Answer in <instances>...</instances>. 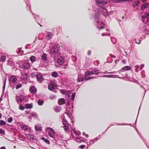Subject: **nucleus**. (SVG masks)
Returning a JSON list of instances; mask_svg holds the SVG:
<instances>
[{
    "mask_svg": "<svg viewBox=\"0 0 149 149\" xmlns=\"http://www.w3.org/2000/svg\"><path fill=\"white\" fill-rule=\"evenodd\" d=\"M38 104L40 106L42 105L44 103V101L42 100H39L38 101Z\"/></svg>",
    "mask_w": 149,
    "mask_h": 149,
    "instance_id": "obj_40",
    "label": "nucleus"
},
{
    "mask_svg": "<svg viewBox=\"0 0 149 149\" xmlns=\"http://www.w3.org/2000/svg\"><path fill=\"white\" fill-rule=\"evenodd\" d=\"M102 11H100V9H98L97 11H95V13L94 16V18L95 20H96V23L97 24L99 23L100 24V23L101 19L100 18V13H101Z\"/></svg>",
    "mask_w": 149,
    "mask_h": 149,
    "instance_id": "obj_3",
    "label": "nucleus"
},
{
    "mask_svg": "<svg viewBox=\"0 0 149 149\" xmlns=\"http://www.w3.org/2000/svg\"><path fill=\"white\" fill-rule=\"evenodd\" d=\"M41 58L42 60L44 61H46L47 60V54L44 53H43L41 56Z\"/></svg>",
    "mask_w": 149,
    "mask_h": 149,
    "instance_id": "obj_18",
    "label": "nucleus"
},
{
    "mask_svg": "<svg viewBox=\"0 0 149 149\" xmlns=\"http://www.w3.org/2000/svg\"><path fill=\"white\" fill-rule=\"evenodd\" d=\"M95 78V77H88V78H85V81H87V80H89L91 79H93Z\"/></svg>",
    "mask_w": 149,
    "mask_h": 149,
    "instance_id": "obj_50",
    "label": "nucleus"
},
{
    "mask_svg": "<svg viewBox=\"0 0 149 149\" xmlns=\"http://www.w3.org/2000/svg\"><path fill=\"white\" fill-rule=\"evenodd\" d=\"M71 93H70V92L69 93H68V94L66 95V96H65V98L67 99L68 100V99H69V100L70 99V94Z\"/></svg>",
    "mask_w": 149,
    "mask_h": 149,
    "instance_id": "obj_49",
    "label": "nucleus"
},
{
    "mask_svg": "<svg viewBox=\"0 0 149 149\" xmlns=\"http://www.w3.org/2000/svg\"><path fill=\"white\" fill-rule=\"evenodd\" d=\"M75 93H73L72 94V96H71V98L70 99H69V100H68V102L67 103V104L68 105H69V104H70V100H71L72 101H73V100L74 99V97H75Z\"/></svg>",
    "mask_w": 149,
    "mask_h": 149,
    "instance_id": "obj_19",
    "label": "nucleus"
},
{
    "mask_svg": "<svg viewBox=\"0 0 149 149\" xmlns=\"http://www.w3.org/2000/svg\"><path fill=\"white\" fill-rule=\"evenodd\" d=\"M13 120V118L12 117L8 118L7 119V121L8 123H11Z\"/></svg>",
    "mask_w": 149,
    "mask_h": 149,
    "instance_id": "obj_46",
    "label": "nucleus"
},
{
    "mask_svg": "<svg viewBox=\"0 0 149 149\" xmlns=\"http://www.w3.org/2000/svg\"><path fill=\"white\" fill-rule=\"evenodd\" d=\"M131 69V68L130 66H126L123 68L121 69L118 71V72H119V73H120V72H124L126 71L129 70Z\"/></svg>",
    "mask_w": 149,
    "mask_h": 149,
    "instance_id": "obj_10",
    "label": "nucleus"
},
{
    "mask_svg": "<svg viewBox=\"0 0 149 149\" xmlns=\"http://www.w3.org/2000/svg\"><path fill=\"white\" fill-rule=\"evenodd\" d=\"M145 31V34H149V29H146Z\"/></svg>",
    "mask_w": 149,
    "mask_h": 149,
    "instance_id": "obj_62",
    "label": "nucleus"
},
{
    "mask_svg": "<svg viewBox=\"0 0 149 149\" xmlns=\"http://www.w3.org/2000/svg\"><path fill=\"white\" fill-rule=\"evenodd\" d=\"M24 107L26 109H31L33 107L32 104H25Z\"/></svg>",
    "mask_w": 149,
    "mask_h": 149,
    "instance_id": "obj_25",
    "label": "nucleus"
},
{
    "mask_svg": "<svg viewBox=\"0 0 149 149\" xmlns=\"http://www.w3.org/2000/svg\"><path fill=\"white\" fill-rule=\"evenodd\" d=\"M9 80L10 82L14 83L17 81V79L15 76H11L9 78Z\"/></svg>",
    "mask_w": 149,
    "mask_h": 149,
    "instance_id": "obj_15",
    "label": "nucleus"
},
{
    "mask_svg": "<svg viewBox=\"0 0 149 149\" xmlns=\"http://www.w3.org/2000/svg\"><path fill=\"white\" fill-rule=\"evenodd\" d=\"M78 77V80L79 82L85 81V78L82 75H79Z\"/></svg>",
    "mask_w": 149,
    "mask_h": 149,
    "instance_id": "obj_20",
    "label": "nucleus"
},
{
    "mask_svg": "<svg viewBox=\"0 0 149 149\" xmlns=\"http://www.w3.org/2000/svg\"><path fill=\"white\" fill-rule=\"evenodd\" d=\"M16 99L18 103L21 102L24 100V99H22L20 97H18L17 96L16 97Z\"/></svg>",
    "mask_w": 149,
    "mask_h": 149,
    "instance_id": "obj_30",
    "label": "nucleus"
},
{
    "mask_svg": "<svg viewBox=\"0 0 149 149\" xmlns=\"http://www.w3.org/2000/svg\"><path fill=\"white\" fill-rule=\"evenodd\" d=\"M60 47L58 45H55L52 47L50 49L49 54L55 57H58L61 54L59 52Z\"/></svg>",
    "mask_w": 149,
    "mask_h": 149,
    "instance_id": "obj_2",
    "label": "nucleus"
},
{
    "mask_svg": "<svg viewBox=\"0 0 149 149\" xmlns=\"http://www.w3.org/2000/svg\"><path fill=\"white\" fill-rule=\"evenodd\" d=\"M95 3L100 7L98 9H100V11H102L101 13H100V14H102L105 17L107 15L108 16L110 14L109 13H108L107 10L105 9V6H104V5L107 4V1L103 0H97L95 1Z\"/></svg>",
    "mask_w": 149,
    "mask_h": 149,
    "instance_id": "obj_1",
    "label": "nucleus"
},
{
    "mask_svg": "<svg viewBox=\"0 0 149 149\" xmlns=\"http://www.w3.org/2000/svg\"><path fill=\"white\" fill-rule=\"evenodd\" d=\"M92 74L91 72V71H90V69L88 71H86L85 72L84 74H85V77H87L88 76L91 75Z\"/></svg>",
    "mask_w": 149,
    "mask_h": 149,
    "instance_id": "obj_32",
    "label": "nucleus"
},
{
    "mask_svg": "<svg viewBox=\"0 0 149 149\" xmlns=\"http://www.w3.org/2000/svg\"><path fill=\"white\" fill-rule=\"evenodd\" d=\"M139 29L142 31H145L146 29L145 25L143 24L140 25L139 27Z\"/></svg>",
    "mask_w": 149,
    "mask_h": 149,
    "instance_id": "obj_23",
    "label": "nucleus"
},
{
    "mask_svg": "<svg viewBox=\"0 0 149 149\" xmlns=\"http://www.w3.org/2000/svg\"><path fill=\"white\" fill-rule=\"evenodd\" d=\"M64 62L63 57L61 56L58 58L57 60V63L60 65H62Z\"/></svg>",
    "mask_w": 149,
    "mask_h": 149,
    "instance_id": "obj_9",
    "label": "nucleus"
},
{
    "mask_svg": "<svg viewBox=\"0 0 149 149\" xmlns=\"http://www.w3.org/2000/svg\"><path fill=\"white\" fill-rule=\"evenodd\" d=\"M22 68L24 70V71L30 70L31 68L30 63L28 62H25L23 64Z\"/></svg>",
    "mask_w": 149,
    "mask_h": 149,
    "instance_id": "obj_4",
    "label": "nucleus"
},
{
    "mask_svg": "<svg viewBox=\"0 0 149 149\" xmlns=\"http://www.w3.org/2000/svg\"><path fill=\"white\" fill-rule=\"evenodd\" d=\"M111 42L113 44H115L116 42V39L115 38L113 37H111Z\"/></svg>",
    "mask_w": 149,
    "mask_h": 149,
    "instance_id": "obj_38",
    "label": "nucleus"
},
{
    "mask_svg": "<svg viewBox=\"0 0 149 149\" xmlns=\"http://www.w3.org/2000/svg\"><path fill=\"white\" fill-rule=\"evenodd\" d=\"M56 88V85L53 83H51L48 85V88L49 90L52 91Z\"/></svg>",
    "mask_w": 149,
    "mask_h": 149,
    "instance_id": "obj_6",
    "label": "nucleus"
},
{
    "mask_svg": "<svg viewBox=\"0 0 149 149\" xmlns=\"http://www.w3.org/2000/svg\"><path fill=\"white\" fill-rule=\"evenodd\" d=\"M73 131H74V134H77V135H80V134H81V133L80 132H79V133H78V134H77V133H76V132L74 130H73Z\"/></svg>",
    "mask_w": 149,
    "mask_h": 149,
    "instance_id": "obj_63",
    "label": "nucleus"
},
{
    "mask_svg": "<svg viewBox=\"0 0 149 149\" xmlns=\"http://www.w3.org/2000/svg\"><path fill=\"white\" fill-rule=\"evenodd\" d=\"M6 78H5L4 81V82L3 83V90H5V88L6 83Z\"/></svg>",
    "mask_w": 149,
    "mask_h": 149,
    "instance_id": "obj_48",
    "label": "nucleus"
},
{
    "mask_svg": "<svg viewBox=\"0 0 149 149\" xmlns=\"http://www.w3.org/2000/svg\"><path fill=\"white\" fill-rule=\"evenodd\" d=\"M90 71H91V72L92 74L97 75L100 72V70H97L95 68L90 69Z\"/></svg>",
    "mask_w": 149,
    "mask_h": 149,
    "instance_id": "obj_8",
    "label": "nucleus"
},
{
    "mask_svg": "<svg viewBox=\"0 0 149 149\" xmlns=\"http://www.w3.org/2000/svg\"><path fill=\"white\" fill-rule=\"evenodd\" d=\"M0 134L3 135L5 134V131L2 129L0 128Z\"/></svg>",
    "mask_w": 149,
    "mask_h": 149,
    "instance_id": "obj_44",
    "label": "nucleus"
},
{
    "mask_svg": "<svg viewBox=\"0 0 149 149\" xmlns=\"http://www.w3.org/2000/svg\"><path fill=\"white\" fill-rule=\"evenodd\" d=\"M36 16L37 17H35V19H36V21L39 24V22H38V21H39L38 19H39L38 18V16Z\"/></svg>",
    "mask_w": 149,
    "mask_h": 149,
    "instance_id": "obj_60",
    "label": "nucleus"
},
{
    "mask_svg": "<svg viewBox=\"0 0 149 149\" xmlns=\"http://www.w3.org/2000/svg\"><path fill=\"white\" fill-rule=\"evenodd\" d=\"M85 145H82L81 146H80L79 147V148H81V149H83L85 147Z\"/></svg>",
    "mask_w": 149,
    "mask_h": 149,
    "instance_id": "obj_61",
    "label": "nucleus"
},
{
    "mask_svg": "<svg viewBox=\"0 0 149 149\" xmlns=\"http://www.w3.org/2000/svg\"><path fill=\"white\" fill-rule=\"evenodd\" d=\"M22 86V85L21 84H18L16 86V88L17 89L21 87Z\"/></svg>",
    "mask_w": 149,
    "mask_h": 149,
    "instance_id": "obj_51",
    "label": "nucleus"
},
{
    "mask_svg": "<svg viewBox=\"0 0 149 149\" xmlns=\"http://www.w3.org/2000/svg\"><path fill=\"white\" fill-rule=\"evenodd\" d=\"M62 117H63L64 118H65L64 115L63 114L62 115ZM63 123L64 125V126H67L68 124V122L65 120L64 118H63Z\"/></svg>",
    "mask_w": 149,
    "mask_h": 149,
    "instance_id": "obj_26",
    "label": "nucleus"
},
{
    "mask_svg": "<svg viewBox=\"0 0 149 149\" xmlns=\"http://www.w3.org/2000/svg\"><path fill=\"white\" fill-rule=\"evenodd\" d=\"M76 141L78 143H81L84 141L81 139L80 138H78L76 140Z\"/></svg>",
    "mask_w": 149,
    "mask_h": 149,
    "instance_id": "obj_43",
    "label": "nucleus"
},
{
    "mask_svg": "<svg viewBox=\"0 0 149 149\" xmlns=\"http://www.w3.org/2000/svg\"><path fill=\"white\" fill-rule=\"evenodd\" d=\"M58 102L60 105H62L65 103V100L63 98H61L58 100Z\"/></svg>",
    "mask_w": 149,
    "mask_h": 149,
    "instance_id": "obj_22",
    "label": "nucleus"
},
{
    "mask_svg": "<svg viewBox=\"0 0 149 149\" xmlns=\"http://www.w3.org/2000/svg\"><path fill=\"white\" fill-rule=\"evenodd\" d=\"M24 107L22 105H20L19 107V109L22 110H23L24 109Z\"/></svg>",
    "mask_w": 149,
    "mask_h": 149,
    "instance_id": "obj_52",
    "label": "nucleus"
},
{
    "mask_svg": "<svg viewBox=\"0 0 149 149\" xmlns=\"http://www.w3.org/2000/svg\"><path fill=\"white\" fill-rule=\"evenodd\" d=\"M113 61V60L110 58L108 57L107 59V62L109 63H111Z\"/></svg>",
    "mask_w": 149,
    "mask_h": 149,
    "instance_id": "obj_41",
    "label": "nucleus"
},
{
    "mask_svg": "<svg viewBox=\"0 0 149 149\" xmlns=\"http://www.w3.org/2000/svg\"><path fill=\"white\" fill-rule=\"evenodd\" d=\"M60 91L61 93L64 95H66L70 92L67 91L64 89L61 90H60Z\"/></svg>",
    "mask_w": 149,
    "mask_h": 149,
    "instance_id": "obj_28",
    "label": "nucleus"
},
{
    "mask_svg": "<svg viewBox=\"0 0 149 149\" xmlns=\"http://www.w3.org/2000/svg\"><path fill=\"white\" fill-rule=\"evenodd\" d=\"M38 74L37 73L33 72L31 73V76L32 78H34L35 77L36 78V76Z\"/></svg>",
    "mask_w": 149,
    "mask_h": 149,
    "instance_id": "obj_35",
    "label": "nucleus"
},
{
    "mask_svg": "<svg viewBox=\"0 0 149 149\" xmlns=\"http://www.w3.org/2000/svg\"><path fill=\"white\" fill-rule=\"evenodd\" d=\"M42 139L44 141H45L47 144H50V142L47 139L45 138L44 137H42Z\"/></svg>",
    "mask_w": 149,
    "mask_h": 149,
    "instance_id": "obj_34",
    "label": "nucleus"
},
{
    "mask_svg": "<svg viewBox=\"0 0 149 149\" xmlns=\"http://www.w3.org/2000/svg\"><path fill=\"white\" fill-rule=\"evenodd\" d=\"M91 50H88V56L90 55L91 54Z\"/></svg>",
    "mask_w": 149,
    "mask_h": 149,
    "instance_id": "obj_64",
    "label": "nucleus"
},
{
    "mask_svg": "<svg viewBox=\"0 0 149 149\" xmlns=\"http://www.w3.org/2000/svg\"><path fill=\"white\" fill-rule=\"evenodd\" d=\"M114 75H105L104 76V77H107L109 78H113L114 77Z\"/></svg>",
    "mask_w": 149,
    "mask_h": 149,
    "instance_id": "obj_45",
    "label": "nucleus"
},
{
    "mask_svg": "<svg viewBox=\"0 0 149 149\" xmlns=\"http://www.w3.org/2000/svg\"><path fill=\"white\" fill-rule=\"evenodd\" d=\"M97 29H98L99 30H100L101 29H103V28H104V26H101L99 27V26H97Z\"/></svg>",
    "mask_w": 149,
    "mask_h": 149,
    "instance_id": "obj_56",
    "label": "nucleus"
},
{
    "mask_svg": "<svg viewBox=\"0 0 149 149\" xmlns=\"http://www.w3.org/2000/svg\"><path fill=\"white\" fill-rule=\"evenodd\" d=\"M55 133V132L54 130L51 129L49 130L48 134L49 136L52 137L54 138V137Z\"/></svg>",
    "mask_w": 149,
    "mask_h": 149,
    "instance_id": "obj_16",
    "label": "nucleus"
},
{
    "mask_svg": "<svg viewBox=\"0 0 149 149\" xmlns=\"http://www.w3.org/2000/svg\"><path fill=\"white\" fill-rule=\"evenodd\" d=\"M93 64L97 66L99 64V61L98 60L94 61Z\"/></svg>",
    "mask_w": 149,
    "mask_h": 149,
    "instance_id": "obj_47",
    "label": "nucleus"
},
{
    "mask_svg": "<svg viewBox=\"0 0 149 149\" xmlns=\"http://www.w3.org/2000/svg\"><path fill=\"white\" fill-rule=\"evenodd\" d=\"M56 97L54 95H51L49 96V98L51 100H53L56 98Z\"/></svg>",
    "mask_w": 149,
    "mask_h": 149,
    "instance_id": "obj_53",
    "label": "nucleus"
},
{
    "mask_svg": "<svg viewBox=\"0 0 149 149\" xmlns=\"http://www.w3.org/2000/svg\"><path fill=\"white\" fill-rule=\"evenodd\" d=\"M26 139L29 140H32L36 139V136L34 135L29 134L26 135Z\"/></svg>",
    "mask_w": 149,
    "mask_h": 149,
    "instance_id": "obj_5",
    "label": "nucleus"
},
{
    "mask_svg": "<svg viewBox=\"0 0 149 149\" xmlns=\"http://www.w3.org/2000/svg\"><path fill=\"white\" fill-rule=\"evenodd\" d=\"M26 5L27 8H26L28 9L31 11V13H32L33 15H35V14H34L32 12V11L31 10V5L29 4V3L28 2H26Z\"/></svg>",
    "mask_w": 149,
    "mask_h": 149,
    "instance_id": "obj_27",
    "label": "nucleus"
},
{
    "mask_svg": "<svg viewBox=\"0 0 149 149\" xmlns=\"http://www.w3.org/2000/svg\"><path fill=\"white\" fill-rule=\"evenodd\" d=\"M6 123L3 120H1L0 121V125L1 126L4 125H6Z\"/></svg>",
    "mask_w": 149,
    "mask_h": 149,
    "instance_id": "obj_42",
    "label": "nucleus"
},
{
    "mask_svg": "<svg viewBox=\"0 0 149 149\" xmlns=\"http://www.w3.org/2000/svg\"><path fill=\"white\" fill-rule=\"evenodd\" d=\"M139 1H138L136 3L135 2V3H133L132 4L133 6H135V5L136 6H138L139 4Z\"/></svg>",
    "mask_w": 149,
    "mask_h": 149,
    "instance_id": "obj_54",
    "label": "nucleus"
},
{
    "mask_svg": "<svg viewBox=\"0 0 149 149\" xmlns=\"http://www.w3.org/2000/svg\"><path fill=\"white\" fill-rule=\"evenodd\" d=\"M22 130L25 131H28L30 130L29 127L28 125H21L20 126Z\"/></svg>",
    "mask_w": 149,
    "mask_h": 149,
    "instance_id": "obj_14",
    "label": "nucleus"
},
{
    "mask_svg": "<svg viewBox=\"0 0 149 149\" xmlns=\"http://www.w3.org/2000/svg\"><path fill=\"white\" fill-rule=\"evenodd\" d=\"M36 79L37 81L39 83L42 82L44 80V77L40 74H38L36 76Z\"/></svg>",
    "mask_w": 149,
    "mask_h": 149,
    "instance_id": "obj_7",
    "label": "nucleus"
},
{
    "mask_svg": "<svg viewBox=\"0 0 149 149\" xmlns=\"http://www.w3.org/2000/svg\"><path fill=\"white\" fill-rule=\"evenodd\" d=\"M95 142V141H94V139L90 140L89 141V143H90V146L91 145V144H93V143H94Z\"/></svg>",
    "mask_w": 149,
    "mask_h": 149,
    "instance_id": "obj_55",
    "label": "nucleus"
},
{
    "mask_svg": "<svg viewBox=\"0 0 149 149\" xmlns=\"http://www.w3.org/2000/svg\"><path fill=\"white\" fill-rule=\"evenodd\" d=\"M144 15L149 19V13H145Z\"/></svg>",
    "mask_w": 149,
    "mask_h": 149,
    "instance_id": "obj_58",
    "label": "nucleus"
},
{
    "mask_svg": "<svg viewBox=\"0 0 149 149\" xmlns=\"http://www.w3.org/2000/svg\"><path fill=\"white\" fill-rule=\"evenodd\" d=\"M64 128L65 131H68L71 132L73 130L71 125L69 124H68L67 126H64Z\"/></svg>",
    "mask_w": 149,
    "mask_h": 149,
    "instance_id": "obj_12",
    "label": "nucleus"
},
{
    "mask_svg": "<svg viewBox=\"0 0 149 149\" xmlns=\"http://www.w3.org/2000/svg\"><path fill=\"white\" fill-rule=\"evenodd\" d=\"M149 7V4L146 3L143 5L141 7V9L142 10H144L145 9Z\"/></svg>",
    "mask_w": 149,
    "mask_h": 149,
    "instance_id": "obj_24",
    "label": "nucleus"
},
{
    "mask_svg": "<svg viewBox=\"0 0 149 149\" xmlns=\"http://www.w3.org/2000/svg\"><path fill=\"white\" fill-rule=\"evenodd\" d=\"M31 116L35 118H38V115L37 114L34 112L32 113L31 114Z\"/></svg>",
    "mask_w": 149,
    "mask_h": 149,
    "instance_id": "obj_33",
    "label": "nucleus"
},
{
    "mask_svg": "<svg viewBox=\"0 0 149 149\" xmlns=\"http://www.w3.org/2000/svg\"><path fill=\"white\" fill-rule=\"evenodd\" d=\"M51 75L53 77L56 78L58 76V74L56 72H52Z\"/></svg>",
    "mask_w": 149,
    "mask_h": 149,
    "instance_id": "obj_31",
    "label": "nucleus"
},
{
    "mask_svg": "<svg viewBox=\"0 0 149 149\" xmlns=\"http://www.w3.org/2000/svg\"><path fill=\"white\" fill-rule=\"evenodd\" d=\"M57 138L59 139H62L63 138V136L61 135L60 134H59V135H58L57 136Z\"/></svg>",
    "mask_w": 149,
    "mask_h": 149,
    "instance_id": "obj_57",
    "label": "nucleus"
},
{
    "mask_svg": "<svg viewBox=\"0 0 149 149\" xmlns=\"http://www.w3.org/2000/svg\"><path fill=\"white\" fill-rule=\"evenodd\" d=\"M113 1L114 2L116 3H119L122 1V0H114Z\"/></svg>",
    "mask_w": 149,
    "mask_h": 149,
    "instance_id": "obj_59",
    "label": "nucleus"
},
{
    "mask_svg": "<svg viewBox=\"0 0 149 149\" xmlns=\"http://www.w3.org/2000/svg\"><path fill=\"white\" fill-rule=\"evenodd\" d=\"M29 91L31 93L34 94L36 93L37 90L35 86H31L30 87Z\"/></svg>",
    "mask_w": 149,
    "mask_h": 149,
    "instance_id": "obj_13",
    "label": "nucleus"
},
{
    "mask_svg": "<svg viewBox=\"0 0 149 149\" xmlns=\"http://www.w3.org/2000/svg\"><path fill=\"white\" fill-rule=\"evenodd\" d=\"M142 19L143 22L146 24L148 22L149 19L144 15L142 16Z\"/></svg>",
    "mask_w": 149,
    "mask_h": 149,
    "instance_id": "obj_17",
    "label": "nucleus"
},
{
    "mask_svg": "<svg viewBox=\"0 0 149 149\" xmlns=\"http://www.w3.org/2000/svg\"><path fill=\"white\" fill-rule=\"evenodd\" d=\"M61 107L60 106H57L54 109L55 111L56 112H59L61 109Z\"/></svg>",
    "mask_w": 149,
    "mask_h": 149,
    "instance_id": "obj_36",
    "label": "nucleus"
},
{
    "mask_svg": "<svg viewBox=\"0 0 149 149\" xmlns=\"http://www.w3.org/2000/svg\"><path fill=\"white\" fill-rule=\"evenodd\" d=\"M35 130L36 131H41L42 128L39 125H36L35 127Z\"/></svg>",
    "mask_w": 149,
    "mask_h": 149,
    "instance_id": "obj_29",
    "label": "nucleus"
},
{
    "mask_svg": "<svg viewBox=\"0 0 149 149\" xmlns=\"http://www.w3.org/2000/svg\"><path fill=\"white\" fill-rule=\"evenodd\" d=\"M36 57L33 56H31L30 57V60L32 62H34L36 60Z\"/></svg>",
    "mask_w": 149,
    "mask_h": 149,
    "instance_id": "obj_37",
    "label": "nucleus"
},
{
    "mask_svg": "<svg viewBox=\"0 0 149 149\" xmlns=\"http://www.w3.org/2000/svg\"><path fill=\"white\" fill-rule=\"evenodd\" d=\"M22 76V79L24 80H25L28 77V74L26 73H21Z\"/></svg>",
    "mask_w": 149,
    "mask_h": 149,
    "instance_id": "obj_21",
    "label": "nucleus"
},
{
    "mask_svg": "<svg viewBox=\"0 0 149 149\" xmlns=\"http://www.w3.org/2000/svg\"><path fill=\"white\" fill-rule=\"evenodd\" d=\"M5 61V56H2L0 58V61L1 62H4Z\"/></svg>",
    "mask_w": 149,
    "mask_h": 149,
    "instance_id": "obj_39",
    "label": "nucleus"
},
{
    "mask_svg": "<svg viewBox=\"0 0 149 149\" xmlns=\"http://www.w3.org/2000/svg\"><path fill=\"white\" fill-rule=\"evenodd\" d=\"M53 33L50 32H47L46 34V38L48 40H49L52 38L53 36Z\"/></svg>",
    "mask_w": 149,
    "mask_h": 149,
    "instance_id": "obj_11",
    "label": "nucleus"
}]
</instances>
